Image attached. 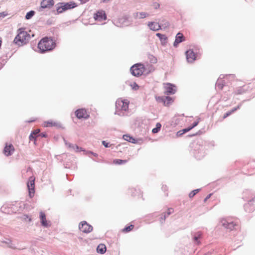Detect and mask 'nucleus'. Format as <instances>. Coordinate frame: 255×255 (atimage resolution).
<instances>
[{
    "label": "nucleus",
    "mask_w": 255,
    "mask_h": 255,
    "mask_svg": "<svg viewBox=\"0 0 255 255\" xmlns=\"http://www.w3.org/2000/svg\"><path fill=\"white\" fill-rule=\"evenodd\" d=\"M56 46V43L51 38L45 37L38 43V49L41 53L52 50Z\"/></svg>",
    "instance_id": "f257e3e1"
},
{
    "label": "nucleus",
    "mask_w": 255,
    "mask_h": 255,
    "mask_svg": "<svg viewBox=\"0 0 255 255\" xmlns=\"http://www.w3.org/2000/svg\"><path fill=\"white\" fill-rule=\"evenodd\" d=\"M129 101L128 100L118 99L115 103L116 111L115 115L123 117L125 112L128 110Z\"/></svg>",
    "instance_id": "f03ea898"
},
{
    "label": "nucleus",
    "mask_w": 255,
    "mask_h": 255,
    "mask_svg": "<svg viewBox=\"0 0 255 255\" xmlns=\"http://www.w3.org/2000/svg\"><path fill=\"white\" fill-rule=\"evenodd\" d=\"M56 14H59L63 12L73 9L77 6V4L74 1L60 2L56 4Z\"/></svg>",
    "instance_id": "7ed1b4c3"
},
{
    "label": "nucleus",
    "mask_w": 255,
    "mask_h": 255,
    "mask_svg": "<svg viewBox=\"0 0 255 255\" xmlns=\"http://www.w3.org/2000/svg\"><path fill=\"white\" fill-rule=\"evenodd\" d=\"M18 33L14 39V43L19 46H22L28 42L29 34L22 28L18 30Z\"/></svg>",
    "instance_id": "20e7f679"
},
{
    "label": "nucleus",
    "mask_w": 255,
    "mask_h": 255,
    "mask_svg": "<svg viewBox=\"0 0 255 255\" xmlns=\"http://www.w3.org/2000/svg\"><path fill=\"white\" fill-rule=\"evenodd\" d=\"M145 70L144 65L140 63L133 65L130 68L131 74L135 77H139L143 73Z\"/></svg>",
    "instance_id": "39448f33"
},
{
    "label": "nucleus",
    "mask_w": 255,
    "mask_h": 255,
    "mask_svg": "<svg viewBox=\"0 0 255 255\" xmlns=\"http://www.w3.org/2000/svg\"><path fill=\"white\" fill-rule=\"evenodd\" d=\"M79 229L84 233H89L93 230V227L86 221H83L79 224Z\"/></svg>",
    "instance_id": "423d86ee"
},
{
    "label": "nucleus",
    "mask_w": 255,
    "mask_h": 255,
    "mask_svg": "<svg viewBox=\"0 0 255 255\" xmlns=\"http://www.w3.org/2000/svg\"><path fill=\"white\" fill-rule=\"evenodd\" d=\"M186 59L188 62L193 63L197 58V53H195L192 49H190L185 52Z\"/></svg>",
    "instance_id": "0eeeda50"
},
{
    "label": "nucleus",
    "mask_w": 255,
    "mask_h": 255,
    "mask_svg": "<svg viewBox=\"0 0 255 255\" xmlns=\"http://www.w3.org/2000/svg\"><path fill=\"white\" fill-rule=\"evenodd\" d=\"M54 4V0H42L40 2L39 11H42L45 8H50Z\"/></svg>",
    "instance_id": "6e6552de"
},
{
    "label": "nucleus",
    "mask_w": 255,
    "mask_h": 255,
    "mask_svg": "<svg viewBox=\"0 0 255 255\" xmlns=\"http://www.w3.org/2000/svg\"><path fill=\"white\" fill-rule=\"evenodd\" d=\"M34 179L33 178V177H30L29 178V181L27 183V187L29 191V195L30 197H32L34 196V194L35 192V184H34Z\"/></svg>",
    "instance_id": "1a4fd4ad"
},
{
    "label": "nucleus",
    "mask_w": 255,
    "mask_h": 255,
    "mask_svg": "<svg viewBox=\"0 0 255 255\" xmlns=\"http://www.w3.org/2000/svg\"><path fill=\"white\" fill-rule=\"evenodd\" d=\"M220 223L222 226L227 230H229L230 231L233 230L235 226H236V224L233 222L229 221L227 220L224 219L221 221Z\"/></svg>",
    "instance_id": "9d476101"
},
{
    "label": "nucleus",
    "mask_w": 255,
    "mask_h": 255,
    "mask_svg": "<svg viewBox=\"0 0 255 255\" xmlns=\"http://www.w3.org/2000/svg\"><path fill=\"white\" fill-rule=\"evenodd\" d=\"M165 94L168 95H173L176 92V87L175 85L167 83L165 86Z\"/></svg>",
    "instance_id": "9b49d317"
},
{
    "label": "nucleus",
    "mask_w": 255,
    "mask_h": 255,
    "mask_svg": "<svg viewBox=\"0 0 255 255\" xmlns=\"http://www.w3.org/2000/svg\"><path fill=\"white\" fill-rule=\"evenodd\" d=\"M76 117L79 119H87L89 117V115L87 114L85 109H79L75 112Z\"/></svg>",
    "instance_id": "f8f14e48"
},
{
    "label": "nucleus",
    "mask_w": 255,
    "mask_h": 255,
    "mask_svg": "<svg viewBox=\"0 0 255 255\" xmlns=\"http://www.w3.org/2000/svg\"><path fill=\"white\" fill-rule=\"evenodd\" d=\"M94 18L95 20L102 21L107 19V15L105 11L100 10L94 13Z\"/></svg>",
    "instance_id": "ddd939ff"
},
{
    "label": "nucleus",
    "mask_w": 255,
    "mask_h": 255,
    "mask_svg": "<svg viewBox=\"0 0 255 255\" xmlns=\"http://www.w3.org/2000/svg\"><path fill=\"white\" fill-rule=\"evenodd\" d=\"M185 40V36L182 33L179 32L175 36V39L173 43V46L177 47L179 43L184 41Z\"/></svg>",
    "instance_id": "4468645a"
},
{
    "label": "nucleus",
    "mask_w": 255,
    "mask_h": 255,
    "mask_svg": "<svg viewBox=\"0 0 255 255\" xmlns=\"http://www.w3.org/2000/svg\"><path fill=\"white\" fill-rule=\"evenodd\" d=\"M194 154L197 159L200 160L205 156L204 147L201 146L199 148L195 149Z\"/></svg>",
    "instance_id": "2eb2a0df"
},
{
    "label": "nucleus",
    "mask_w": 255,
    "mask_h": 255,
    "mask_svg": "<svg viewBox=\"0 0 255 255\" xmlns=\"http://www.w3.org/2000/svg\"><path fill=\"white\" fill-rule=\"evenodd\" d=\"M115 24L118 27L127 26L128 25V17L127 16H124L119 18Z\"/></svg>",
    "instance_id": "dca6fc26"
},
{
    "label": "nucleus",
    "mask_w": 255,
    "mask_h": 255,
    "mask_svg": "<svg viewBox=\"0 0 255 255\" xmlns=\"http://www.w3.org/2000/svg\"><path fill=\"white\" fill-rule=\"evenodd\" d=\"M148 26L150 30L156 31L161 28V25L158 23L155 22H149L148 23Z\"/></svg>",
    "instance_id": "f3484780"
},
{
    "label": "nucleus",
    "mask_w": 255,
    "mask_h": 255,
    "mask_svg": "<svg viewBox=\"0 0 255 255\" xmlns=\"http://www.w3.org/2000/svg\"><path fill=\"white\" fill-rule=\"evenodd\" d=\"M39 218L40 220L41 224L43 227H48L49 226L46 220L45 214L44 212H40Z\"/></svg>",
    "instance_id": "a211bd4d"
},
{
    "label": "nucleus",
    "mask_w": 255,
    "mask_h": 255,
    "mask_svg": "<svg viewBox=\"0 0 255 255\" xmlns=\"http://www.w3.org/2000/svg\"><path fill=\"white\" fill-rule=\"evenodd\" d=\"M173 211V209L172 208H169L167 212L163 213L161 215V217L160 218V222L161 223V224H162L164 222L166 218L168 217Z\"/></svg>",
    "instance_id": "6ab92c4d"
},
{
    "label": "nucleus",
    "mask_w": 255,
    "mask_h": 255,
    "mask_svg": "<svg viewBox=\"0 0 255 255\" xmlns=\"http://www.w3.org/2000/svg\"><path fill=\"white\" fill-rule=\"evenodd\" d=\"M156 36L159 38L162 45L165 46L166 45L168 38L165 34L157 33Z\"/></svg>",
    "instance_id": "aec40b11"
},
{
    "label": "nucleus",
    "mask_w": 255,
    "mask_h": 255,
    "mask_svg": "<svg viewBox=\"0 0 255 255\" xmlns=\"http://www.w3.org/2000/svg\"><path fill=\"white\" fill-rule=\"evenodd\" d=\"M14 151V147L12 144L6 145L3 149L4 154L7 156H10Z\"/></svg>",
    "instance_id": "412c9836"
},
{
    "label": "nucleus",
    "mask_w": 255,
    "mask_h": 255,
    "mask_svg": "<svg viewBox=\"0 0 255 255\" xmlns=\"http://www.w3.org/2000/svg\"><path fill=\"white\" fill-rule=\"evenodd\" d=\"M202 233L200 232L194 233L193 235V241L194 243L198 245L200 244V239L202 237Z\"/></svg>",
    "instance_id": "4be33fe9"
},
{
    "label": "nucleus",
    "mask_w": 255,
    "mask_h": 255,
    "mask_svg": "<svg viewBox=\"0 0 255 255\" xmlns=\"http://www.w3.org/2000/svg\"><path fill=\"white\" fill-rule=\"evenodd\" d=\"M65 143L69 148L73 149L76 152H80L83 150V148L78 146L76 144H73L71 143H69L65 140Z\"/></svg>",
    "instance_id": "5701e85b"
},
{
    "label": "nucleus",
    "mask_w": 255,
    "mask_h": 255,
    "mask_svg": "<svg viewBox=\"0 0 255 255\" xmlns=\"http://www.w3.org/2000/svg\"><path fill=\"white\" fill-rule=\"evenodd\" d=\"M148 15V14H147L146 12H135L133 14V17L136 19V18H144L146 17Z\"/></svg>",
    "instance_id": "b1692460"
},
{
    "label": "nucleus",
    "mask_w": 255,
    "mask_h": 255,
    "mask_svg": "<svg viewBox=\"0 0 255 255\" xmlns=\"http://www.w3.org/2000/svg\"><path fill=\"white\" fill-rule=\"evenodd\" d=\"M222 75H220V77L217 80L216 83V86L218 87L219 89L222 90L224 86L225 85V82L224 80H222V78L221 77Z\"/></svg>",
    "instance_id": "393cba45"
},
{
    "label": "nucleus",
    "mask_w": 255,
    "mask_h": 255,
    "mask_svg": "<svg viewBox=\"0 0 255 255\" xmlns=\"http://www.w3.org/2000/svg\"><path fill=\"white\" fill-rule=\"evenodd\" d=\"M106 247L104 244H101L99 245L97 248V252L98 253L104 254L106 251Z\"/></svg>",
    "instance_id": "a878e982"
},
{
    "label": "nucleus",
    "mask_w": 255,
    "mask_h": 255,
    "mask_svg": "<svg viewBox=\"0 0 255 255\" xmlns=\"http://www.w3.org/2000/svg\"><path fill=\"white\" fill-rule=\"evenodd\" d=\"M244 208L246 212H252L255 210V206L250 203H248L244 205Z\"/></svg>",
    "instance_id": "bb28decb"
},
{
    "label": "nucleus",
    "mask_w": 255,
    "mask_h": 255,
    "mask_svg": "<svg viewBox=\"0 0 255 255\" xmlns=\"http://www.w3.org/2000/svg\"><path fill=\"white\" fill-rule=\"evenodd\" d=\"M123 139L132 143H136L137 142V140L135 138L128 134L124 135Z\"/></svg>",
    "instance_id": "cd10ccee"
},
{
    "label": "nucleus",
    "mask_w": 255,
    "mask_h": 255,
    "mask_svg": "<svg viewBox=\"0 0 255 255\" xmlns=\"http://www.w3.org/2000/svg\"><path fill=\"white\" fill-rule=\"evenodd\" d=\"M161 99L162 102H163L164 104H165L166 102L167 104H170L172 102V98L169 96L162 97L161 98Z\"/></svg>",
    "instance_id": "c85d7f7f"
},
{
    "label": "nucleus",
    "mask_w": 255,
    "mask_h": 255,
    "mask_svg": "<svg viewBox=\"0 0 255 255\" xmlns=\"http://www.w3.org/2000/svg\"><path fill=\"white\" fill-rule=\"evenodd\" d=\"M84 152V154L88 156L89 157H91V155H94L95 157H97L98 156V154L95 152H93V151H89V150H86L85 149L83 148V150H82Z\"/></svg>",
    "instance_id": "c756f323"
},
{
    "label": "nucleus",
    "mask_w": 255,
    "mask_h": 255,
    "mask_svg": "<svg viewBox=\"0 0 255 255\" xmlns=\"http://www.w3.org/2000/svg\"><path fill=\"white\" fill-rule=\"evenodd\" d=\"M45 126L47 127H55L58 126V123L53 122L52 121H47L44 122Z\"/></svg>",
    "instance_id": "7c9ffc66"
},
{
    "label": "nucleus",
    "mask_w": 255,
    "mask_h": 255,
    "mask_svg": "<svg viewBox=\"0 0 255 255\" xmlns=\"http://www.w3.org/2000/svg\"><path fill=\"white\" fill-rule=\"evenodd\" d=\"M161 128V124L160 123H157L156 124V127L152 129V132L153 133H158L160 131Z\"/></svg>",
    "instance_id": "2f4dec72"
},
{
    "label": "nucleus",
    "mask_w": 255,
    "mask_h": 255,
    "mask_svg": "<svg viewBox=\"0 0 255 255\" xmlns=\"http://www.w3.org/2000/svg\"><path fill=\"white\" fill-rule=\"evenodd\" d=\"M35 13V12L32 10L27 12L25 16V18L27 20L31 19L34 16Z\"/></svg>",
    "instance_id": "473e14b6"
},
{
    "label": "nucleus",
    "mask_w": 255,
    "mask_h": 255,
    "mask_svg": "<svg viewBox=\"0 0 255 255\" xmlns=\"http://www.w3.org/2000/svg\"><path fill=\"white\" fill-rule=\"evenodd\" d=\"M2 242L8 245L9 247L11 249L15 248V247L13 244H12L11 241L9 239H5L3 241H2Z\"/></svg>",
    "instance_id": "72a5a7b5"
},
{
    "label": "nucleus",
    "mask_w": 255,
    "mask_h": 255,
    "mask_svg": "<svg viewBox=\"0 0 255 255\" xmlns=\"http://www.w3.org/2000/svg\"><path fill=\"white\" fill-rule=\"evenodd\" d=\"M134 228V225H130L129 226H126L123 229V232L125 233H128L131 231Z\"/></svg>",
    "instance_id": "f704fd0d"
},
{
    "label": "nucleus",
    "mask_w": 255,
    "mask_h": 255,
    "mask_svg": "<svg viewBox=\"0 0 255 255\" xmlns=\"http://www.w3.org/2000/svg\"><path fill=\"white\" fill-rule=\"evenodd\" d=\"M200 190H201V189H197L192 191L189 194V198H193L194 196H195L200 191Z\"/></svg>",
    "instance_id": "c9c22d12"
},
{
    "label": "nucleus",
    "mask_w": 255,
    "mask_h": 255,
    "mask_svg": "<svg viewBox=\"0 0 255 255\" xmlns=\"http://www.w3.org/2000/svg\"><path fill=\"white\" fill-rule=\"evenodd\" d=\"M127 162V160H122V159H115L114 160V163L116 164L121 165L122 164L126 163Z\"/></svg>",
    "instance_id": "e433bc0d"
},
{
    "label": "nucleus",
    "mask_w": 255,
    "mask_h": 255,
    "mask_svg": "<svg viewBox=\"0 0 255 255\" xmlns=\"http://www.w3.org/2000/svg\"><path fill=\"white\" fill-rule=\"evenodd\" d=\"M34 132H31V133L29 136V139L31 141L34 140V144H35L37 137L36 136V135H34Z\"/></svg>",
    "instance_id": "4c0bfd02"
},
{
    "label": "nucleus",
    "mask_w": 255,
    "mask_h": 255,
    "mask_svg": "<svg viewBox=\"0 0 255 255\" xmlns=\"http://www.w3.org/2000/svg\"><path fill=\"white\" fill-rule=\"evenodd\" d=\"M237 94H243L245 93V90L242 87H240L236 91Z\"/></svg>",
    "instance_id": "58836bf2"
},
{
    "label": "nucleus",
    "mask_w": 255,
    "mask_h": 255,
    "mask_svg": "<svg viewBox=\"0 0 255 255\" xmlns=\"http://www.w3.org/2000/svg\"><path fill=\"white\" fill-rule=\"evenodd\" d=\"M242 103L239 104L236 107L233 108L231 110H230V111L232 113H234V112H235L237 110H238V109H239L240 108V107L242 106Z\"/></svg>",
    "instance_id": "ea45409f"
},
{
    "label": "nucleus",
    "mask_w": 255,
    "mask_h": 255,
    "mask_svg": "<svg viewBox=\"0 0 255 255\" xmlns=\"http://www.w3.org/2000/svg\"><path fill=\"white\" fill-rule=\"evenodd\" d=\"M23 219L25 221H28L29 222L31 221V218L28 216L27 215H23Z\"/></svg>",
    "instance_id": "a19ab883"
},
{
    "label": "nucleus",
    "mask_w": 255,
    "mask_h": 255,
    "mask_svg": "<svg viewBox=\"0 0 255 255\" xmlns=\"http://www.w3.org/2000/svg\"><path fill=\"white\" fill-rule=\"evenodd\" d=\"M198 123H199V121H195L189 127L190 128H191V130L192 128H193L195 127H196L198 125Z\"/></svg>",
    "instance_id": "79ce46f5"
},
{
    "label": "nucleus",
    "mask_w": 255,
    "mask_h": 255,
    "mask_svg": "<svg viewBox=\"0 0 255 255\" xmlns=\"http://www.w3.org/2000/svg\"><path fill=\"white\" fill-rule=\"evenodd\" d=\"M102 144L105 147H109L111 145L109 142H107V141L103 140L102 141Z\"/></svg>",
    "instance_id": "37998d69"
},
{
    "label": "nucleus",
    "mask_w": 255,
    "mask_h": 255,
    "mask_svg": "<svg viewBox=\"0 0 255 255\" xmlns=\"http://www.w3.org/2000/svg\"><path fill=\"white\" fill-rule=\"evenodd\" d=\"M191 130V128H190L189 127L188 128H183L182 129V132L183 133V134H184V133L188 132L189 131H190Z\"/></svg>",
    "instance_id": "c03bdc74"
},
{
    "label": "nucleus",
    "mask_w": 255,
    "mask_h": 255,
    "mask_svg": "<svg viewBox=\"0 0 255 255\" xmlns=\"http://www.w3.org/2000/svg\"><path fill=\"white\" fill-rule=\"evenodd\" d=\"M232 113H231V112L230 111H228L227 112H226L223 116V119H225L226 118H227L228 117H229V116H230Z\"/></svg>",
    "instance_id": "a18cd8bd"
},
{
    "label": "nucleus",
    "mask_w": 255,
    "mask_h": 255,
    "mask_svg": "<svg viewBox=\"0 0 255 255\" xmlns=\"http://www.w3.org/2000/svg\"><path fill=\"white\" fill-rule=\"evenodd\" d=\"M32 132H34V135H36V137L39 136V134H40V130L38 129H35Z\"/></svg>",
    "instance_id": "49530a36"
},
{
    "label": "nucleus",
    "mask_w": 255,
    "mask_h": 255,
    "mask_svg": "<svg viewBox=\"0 0 255 255\" xmlns=\"http://www.w3.org/2000/svg\"><path fill=\"white\" fill-rule=\"evenodd\" d=\"M39 136L42 137H46L47 136V134L46 132H41L39 134Z\"/></svg>",
    "instance_id": "de8ad7c7"
},
{
    "label": "nucleus",
    "mask_w": 255,
    "mask_h": 255,
    "mask_svg": "<svg viewBox=\"0 0 255 255\" xmlns=\"http://www.w3.org/2000/svg\"><path fill=\"white\" fill-rule=\"evenodd\" d=\"M138 88H139L138 85L136 83L134 82L133 84L132 89H134V90H137L138 89Z\"/></svg>",
    "instance_id": "09e8293b"
},
{
    "label": "nucleus",
    "mask_w": 255,
    "mask_h": 255,
    "mask_svg": "<svg viewBox=\"0 0 255 255\" xmlns=\"http://www.w3.org/2000/svg\"><path fill=\"white\" fill-rule=\"evenodd\" d=\"M212 195V194H209V195H208L206 198L204 199V202H206L211 196V195Z\"/></svg>",
    "instance_id": "8fccbe9b"
},
{
    "label": "nucleus",
    "mask_w": 255,
    "mask_h": 255,
    "mask_svg": "<svg viewBox=\"0 0 255 255\" xmlns=\"http://www.w3.org/2000/svg\"><path fill=\"white\" fill-rule=\"evenodd\" d=\"M183 133L182 132V129L181 130H180L179 131H178L177 133H176V135L177 136H182L183 135Z\"/></svg>",
    "instance_id": "3c124183"
},
{
    "label": "nucleus",
    "mask_w": 255,
    "mask_h": 255,
    "mask_svg": "<svg viewBox=\"0 0 255 255\" xmlns=\"http://www.w3.org/2000/svg\"><path fill=\"white\" fill-rule=\"evenodd\" d=\"M226 77H230L232 79H234L235 77V75L234 74H230V75H226Z\"/></svg>",
    "instance_id": "603ef678"
},
{
    "label": "nucleus",
    "mask_w": 255,
    "mask_h": 255,
    "mask_svg": "<svg viewBox=\"0 0 255 255\" xmlns=\"http://www.w3.org/2000/svg\"><path fill=\"white\" fill-rule=\"evenodd\" d=\"M167 188L166 185H162V190L163 191H166L167 190Z\"/></svg>",
    "instance_id": "864d4df0"
},
{
    "label": "nucleus",
    "mask_w": 255,
    "mask_h": 255,
    "mask_svg": "<svg viewBox=\"0 0 255 255\" xmlns=\"http://www.w3.org/2000/svg\"><path fill=\"white\" fill-rule=\"evenodd\" d=\"M81 1V3H85L89 1V0H79Z\"/></svg>",
    "instance_id": "5fc2aeb1"
},
{
    "label": "nucleus",
    "mask_w": 255,
    "mask_h": 255,
    "mask_svg": "<svg viewBox=\"0 0 255 255\" xmlns=\"http://www.w3.org/2000/svg\"><path fill=\"white\" fill-rule=\"evenodd\" d=\"M255 202V197L253 198L252 200H250V201L248 203H252V202Z\"/></svg>",
    "instance_id": "6e6d98bb"
},
{
    "label": "nucleus",
    "mask_w": 255,
    "mask_h": 255,
    "mask_svg": "<svg viewBox=\"0 0 255 255\" xmlns=\"http://www.w3.org/2000/svg\"><path fill=\"white\" fill-rule=\"evenodd\" d=\"M198 134V133H194L193 134H191V135H189L188 136H190V137H191V136H195V135H196Z\"/></svg>",
    "instance_id": "4d7b16f0"
},
{
    "label": "nucleus",
    "mask_w": 255,
    "mask_h": 255,
    "mask_svg": "<svg viewBox=\"0 0 255 255\" xmlns=\"http://www.w3.org/2000/svg\"><path fill=\"white\" fill-rule=\"evenodd\" d=\"M151 61H152V63H153L156 62V59H154V60L152 59Z\"/></svg>",
    "instance_id": "13d9d810"
},
{
    "label": "nucleus",
    "mask_w": 255,
    "mask_h": 255,
    "mask_svg": "<svg viewBox=\"0 0 255 255\" xmlns=\"http://www.w3.org/2000/svg\"><path fill=\"white\" fill-rule=\"evenodd\" d=\"M110 0H102V2H106L107 1H109Z\"/></svg>",
    "instance_id": "bf43d9fd"
},
{
    "label": "nucleus",
    "mask_w": 255,
    "mask_h": 255,
    "mask_svg": "<svg viewBox=\"0 0 255 255\" xmlns=\"http://www.w3.org/2000/svg\"><path fill=\"white\" fill-rule=\"evenodd\" d=\"M159 7V4H157V5L155 6V8H157Z\"/></svg>",
    "instance_id": "052dcab7"
},
{
    "label": "nucleus",
    "mask_w": 255,
    "mask_h": 255,
    "mask_svg": "<svg viewBox=\"0 0 255 255\" xmlns=\"http://www.w3.org/2000/svg\"><path fill=\"white\" fill-rule=\"evenodd\" d=\"M1 41L0 40V47H1Z\"/></svg>",
    "instance_id": "680f3d73"
},
{
    "label": "nucleus",
    "mask_w": 255,
    "mask_h": 255,
    "mask_svg": "<svg viewBox=\"0 0 255 255\" xmlns=\"http://www.w3.org/2000/svg\"><path fill=\"white\" fill-rule=\"evenodd\" d=\"M33 121H34V120H32V121H28V123H30V122H33Z\"/></svg>",
    "instance_id": "e2e57ef3"
},
{
    "label": "nucleus",
    "mask_w": 255,
    "mask_h": 255,
    "mask_svg": "<svg viewBox=\"0 0 255 255\" xmlns=\"http://www.w3.org/2000/svg\"><path fill=\"white\" fill-rule=\"evenodd\" d=\"M65 167H66V168H69V167L68 166V165H66V166Z\"/></svg>",
    "instance_id": "0e129e2a"
},
{
    "label": "nucleus",
    "mask_w": 255,
    "mask_h": 255,
    "mask_svg": "<svg viewBox=\"0 0 255 255\" xmlns=\"http://www.w3.org/2000/svg\"><path fill=\"white\" fill-rule=\"evenodd\" d=\"M1 67H2L1 66V67H0V69L1 68Z\"/></svg>",
    "instance_id": "69168bd1"
}]
</instances>
